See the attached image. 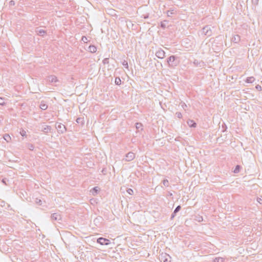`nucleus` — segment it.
<instances>
[{"mask_svg":"<svg viewBox=\"0 0 262 262\" xmlns=\"http://www.w3.org/2000/svg\"><path fill=\"white\" fill-rule=\"evenodd\" d=\"M192 121H191L190 123L192 124Z\"/></svg>","mask_w":262,"mask_h":262,"instance_id":"17","label":"nucleus"},{"mask_svg":"<svg viewBox=\"0 0 262 262\" xmlns=\"http://www.w3.org/2000/svg\"><path fill=\"white\" fill-rule=\"evenodd\" d=\"M239 166H237L236 168L234 170V172H237L239 171Z\"/></svg>","mask_w":262,"mask_h":262,"instance_id":"10","label":"nucleus"},{"mask_svg":"<svg viewBox=\"0 0 262 262\" xmlns=\"http://www.w3.org/2000/svg\"><path fill=\"white\" fill-rule=\"evenodd\" d=\"M121 80L119 78H117L115 79V83L117 85H120L121 84Z\"/></svg>","mask_w":262,"mask_h":262,"instance_id":"4","label":"nucleus"},{"mask_svg":"<svg viewBox=\"0 0 262 262\" xmlns=\"http://www.w3.org/2000/svg\"><path fill=\"white\" fill-rule=\"evenodd\" d=\"M97 242L101 245H107L110 244V241L108 239L100 237L97 239Z\"/></svg>","mask_w":262,"mask_h":262,"instance_id":"1","label":"nucleus"},{"mask_svg":"<svg viewBox=\"0 0 262 262\" xmlns=\"http://www.w3.org/2000/svg\"><path fill=\"white\" fill-rule=\"evenodd\" d=\"M5 104V101L3 98H0V105H4Z\"/></svg>","mask_w":262,"mask_h":262,"instance_id":"6","label":"nucleus"},{"mask_svg":"<svg viewBox=\"0 0 262 262\" xmlns=\"http://www.w3.org/2000/svg\"><path fill=\"white\" fill-rule=\"evenodd\" d=\"M90 52L91 53H95L97 51V48L94 46H90L89 47Z\"/></svg>","mask_w":262,"mask_h":262,"instance_id":"2","label":"nucleus"},{"mask_svg":"<svg viewBox=\"0 0 262 262\" xmlns=\"http://www.w3.org/2000/svg\"><path fill=\"white\" fill-rule=\"evenodd\" d=\"M180 208H181V207H180V206H178L176 208V209H175V210H174V212L176 213V212H177L179 211L180 210Z\"/></svg>","mask_w":262,"mask_h":262,"instance_id":"12","label":"nucleus"},{"mask_svg":"<svg viewBox=\"0 0 262 262\" xmlns=\"http://www.w3.org/2000/svg\"><path fill=\"white\" fill-rule=\"evenodd\" d=\"M21 135H22L23 136H24V131H23V133H21Z\"/></svg>","mask_w":262,"mask_h":262,"instance_id":"15","label":"nucleus"},{"mask_svg":"<svg viewBox=\"0 0 262 262\" xmlns=\"http://www.w3.org/2000/svg\"><path fill=\"white\" fill-rule=\"evenodd\" d=\"M223 259L222 258H216L214 260L215 262H223Z\"/></svg>","mask_w":262,"mask_h":262,"instance_id":"7","label":"nucleus"},{"mask_svg":"<svg viewBox=\"0 0 262 262\" xmlns=\"http://www.w3.org/2000/svg\"><path fill=\"white\" fill-rule=\"evenodd\" d=\"M21 135H22L23 136H24V131H23V133H21Z\"/></svg>","mask_w":262,"mask_h":262,"instance_id":"16","label":"nucleus"},{"mask_svg":"<svg viewBox=\"0 0 262 262\" xmlns=\"http://www.w3.org/2000/svg\"><path fill=\"white\" fill-rule=\"evenodd\" d=\"M82 40L84 42H86L87 40H88V39L85 36H83L82 37Z\"/></svg>","mask_w":262,"mask_h":262,"instance_id":"9","label":"nucleus"},{"mask_svg":"<svg viewBox=\"0 0 262 262\" xmlns=\"http://www.w3.org/2000/svg\"><path fill=\"white\" fill-rule=\"evenodd\" d=\"M189 126H195V123L190 124L189 123Z\"/></svg>","mask_w":262,"mask_h":262,"instance_id":"13","label":"nucleus"},{"mask_svg":"<svg viewBox=\"0 0 262 262\" xmlns=\"http://www.w3.org/2000/svg\"><path fill=\"white\" fill-rule=\"evenodd\" d=\"M99 188L98 187H95L93 189V194H96L99 191Z\"/></svg>","mask_w":262,"mask_h":262,"instance_id":"3","label":"nucleus"},{"mask_svg":"<svg viewBox=\"0 0 262 262\" xmlns=\"http://www.w3.org/2000/svg\"><path fill=\"white\" fill-rule=\"evenodd\" d=\"M192 121H191L190 123L192 124Z\"/></svg>","mask_w":262,"mask_h":262,"instance_id":"18","label":"nucleus"},{"mask_svg":"<svg viewBox=\"0 0 262 262\" xmlns=\"http://www.w3.org/2000/svg\"><path fill=\"white\" fill-rule=\"evenodd\" d=\"M128 193H129V194H131V192H133V190H132V189H129V190H128Z\"/></svg>","mask_w":262,"mask_h":262,"instance_id":"14","label":"nucleus"},{"mask_svg":"<svg viewBox=\"0 0 262 262\" xmlns=\"http://www.w3.org/2000/svg\"><path fill=\"white\" fill-rule=\"evenodd\" d=\"M40 107L42 110H46L47 108V106L46 104H43L41 105Z\"/></svg>","mask_w":262,"mask_h":262,"instance_id":"8","label":"nucleus"},{"mask_svg":"<svg viewBox=\"0 0 262 262\" xmlns=\"http://www.w3.org/2000/svg\"><path fill=\"white\" fill-rule=\"evenodd\" d=\"M174 60V56H170L169 58V61H173Z\"/></svg>","mask_w":262,"mask_h":262,"instance_id":"11","label":"nucleus"},{"mask_svg":"<svg viewBox=\"0 0 262 262\" xmlns=\"http://www.w3.org/2000/svg\"><path fill=\"white\" fill-rule=\"evenodd\" d=\"M127 157H129V159H133L134 157V155L133 153H128L127 155Z\"/></svg>","mask_w":262,"mask_h":262,"instance_id":"5","label":"nucleus"}]
</instances>
